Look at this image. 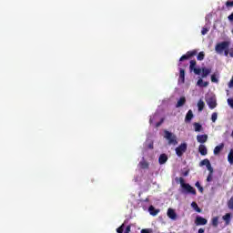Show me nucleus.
I'll use <instances>...</instances> for the list:
<instances>
[{
	"label": "nucleus",
	"mask_w": 233,
	"mask_h": 233,
	"mask_svg": "<svg viewBox=\"0 0 233 233\" xmlns=\"http://www.w3.org/2000/svg\"><path fill=\"white\" fill-rule=\"evenodd\" d=\"M129 232H130V226H127V227L126 228L125 233H129Z\"/></svg>",
	"instance_id": "49530a36"
},
{
	"label": "nucleus",
	"mask_w": 233,
	"mask_h": 233,
	"mask_svg": "<svg viewBox=\"0 0 233 233\" xmlns=\"http://www.w3.org/2000/svg\"><path fill=\"white\" fill-rule=\"evenodd\" d=\"M198 112H203V109L205 108V102L203 100H199L198 103Z\"/></svg>",
	"instance_id": "b1692460"
},
{
	"label": "nucleus",
	"mask_w": 233,
	"mask_h": 233,
	"mask_svg": "<svg viewBox=\"0 0 233 233\" xmlns=\"http://www.w3.org/2000/svg\"><path fill=\"white\" fill-rule=\"evenodd\" d=\"M194 74H196L197 76H199L202 72V69L201 68H197L195 67L193 70Z\"/></svg>",
	"instance_id": "2f4dec72"
},
{
	"label": "nucleus",
	"mask_w": 233,
	"mask_h": 233,
	"mask_svg": "<svg viewBox=\"0 0 233 233\" xmlns=\"http://www.w3.org/2000/svg\"><path fill=\"white\" fill-rule=\"evenodd\" d=\"M191 207L194 208V210H196V212H198V213L201 212V208H199V206H198V203L192 202Z\"/></svg>",
	"instance_id": "a878e982"
},
{
	"label": "nucleus",
	"mask_w": 233,
	"mask_h": 233,
	"mask_svg": "<svg viewBox=\"0 0 233 233\" xmlns=\"http://www.w3.org/2000/svg\"><path fill=\"white\" fill-rule=\"evenodd\" d=\"M228 103L229 106H230L231 108H233V99H232V98H228Z\"/></svg>",
	"instance_id": "a19ab883"
},
{
	"label": "nucleus",
	"mask_w": 233,
	"mask_h": 233,
	"mask_svg": "<svg viewBox=\"0 0 233 233\" xmlns=\"http://www.w3.org/2000/svg\"><path fill=\"white\" fill-rule=\"evenodd\" d=\"M225 148V144L221 143L220 145L217 146L215 148H214V151H213V154L215 156H218L219 155V153L221 152V150Z\"/></svg>",
	"instance_id": "f8f14e48"
},
{
	"label": "nucleus",
	"mask_w": 233,
	"mask_h": 233,
	"mask_svg": "<svg viewBox=\"0 0 233 233\" xmlns=\"http://www.w3.org/2000/svg\"><path fill=\"white\" fill-rule=\"evenodd\" d=\"M148 210L151 216H157V214H159V209H156L154 206H150Z\"/></svg>",
	"instance_id": "f3484780"
},
{
	"label": "nucleus",
	"mask_w": 233,
	"mask_h": 233,
	"mask_svg": "<svg viewBox=\"0 0 233 233\" xmlns=\"http://www.w3.org/2000/svg\"><path fill=\"white\" fill-rule=\"evenodd\" d=\"M211 121H212V123H216V121H218V113H216V112L212 113Z\"/></svg>",
	"instance_id": "c756f323"
},
{
	"label": "nucleus",
	"mask_w": 233,
	"mask_h": 233,
	"mask_svg": "<svg viewBox=\"0 0 233 233\" xmlns=\"http://www.w3.org/2000/svg\"><path fill=\"white\" fill-rule=\"evenodd\" d=\"M210 165V160H208V158H205L202 161H200L199 163V167H209Z\"/></svg>",
	"instance_id": "412c9836"
},
{
	"label": "nucleus",
	"mask_w": 233,
	"mask_h": 233,
	"mask_svg": "<svg viewBox=\"0 0 233 233\" xmlns=\"http://www.w3.org/2000/svg\"><path fill=\"white\" fill-rule=\"evenodd\" d=\"M208 140V135H198L197 136V141L198 143H207V141Z\"/></svg>",
	"instance_id": "6e6552de"
},
{
	"label": "nucleus",
	"mask_w": 233,
	"mask_h": 233,
	"mask_svg": "<svg viewBox=\"0 0 233 233\" xmlns=\"http://www.w3.org/2000/svg\"><path fill=\"white\" fill-rule=\"evenodd\" d=\"M228 208L230 210H233V196L230 198V199L228 201Z\"/></svg>",
	"instance_id": "c85d7f7f"
},
{
	"label": "nucleus",
	"mask_w": 233,
	"mask_h": 233,
	"mask_svg": "<svg viewBox=\"0 0 233 233\" xmlns=\"http://www.w3.org/2000/svg\"><path fill=\"white\" fill-rule=\"evenodd\" d=\"M149 123H150V125H152V123H154V120L152 118H150Z\"/></svg>",
	"instance_id": "8fccbe9b"
},
{
	"label": "nucleus",
	"mask_w": 233,
	"mask_h": 233,
	"mask_svg": "<svg viewBox=\"0 0 233 233\" xmlns=\"http://www.w3.org/2000/svg\"><path fill=\"white\" fill-rule=\"evenodd\" d=\"M222 219L226 222V225H230V213H227L222 217Z\"/></svg>",
	"instance_id": "5701e85b"
},
{
	"label": "nucleus",
	"mask_w": 233,
	"mask_h": 233,
	"mask_svg": "<svg viewBox=\"0 0 233 233\" xmlns=\"http://www.w3.org/2000/svg\"><path fill=\"white\" fill-rule=\"evenodd\" d=\"M212 177H214V174H208V177H207L208 183H210V181H212Z\"/></svg>",
	"instance_id": "f704fd0d"
},
{
	"label": "nucleus",
	"mask_w": 233,
	"mask_h": 233,
	"mask_svg": "<svg viewBox=\"0 0 233 233\" xmlns=\"http://www.w3.org/2000/svg\"><path fill=\"white\" fill-rule=\"evenodd\" d=\"M167 217L170 218V219H177V214H176V211L172 208H168L167 209Z\"/></svg>",
	"instance_id": "9d476101"
},
{
	"label": "nucleus",
	"mask_w": 233,
	"mask_h": 233,
	"mask_svg": "<svg viewBox=\"0 0 233 233\" xmlns=\"http://www.w3.org/2000/svg\"><path fill=\"white\" fill-rule=\"evenodd\" d=\"M230 46V42L223 41L216 45L215 51L217 54H223V51L227 50Z\"/></svg>",
	"instance_id": "f03ea898"
},
{
	"label": "nucleus",
	"mask_w": 233,
	"mask_h": 233,
	"mask_svg": "<svg viewBox=\"0 0 233 233\" xmlns=\"http://www.w3.org/2000/svg\"><path fill=\"white\" fill-rule=\"evenodd\" d=\"M228 161L229 165H233V149H230L228 155Z\"/></svg>",
	"instance_id": "393cba45"
},
{
	"label": "nucleus",
	"mask_w": 233,
	"mask_h": 233,
	"mask_svg": "<svg viewBox=\"0 0 233 233\" xmlns=\"http://www.w3.org/2000/svg\"><path fill=\"white\" fill-rule=\"evenodd\" d=\"M198 152L201 156H207L208 154V150L207 149V146L201 144L198 147Z\"/></svg>",
	"instance_id": "1a4fd4ad"
},
{
	"label": "nucleus",
	"mask_w": 233,
	"mask_h": 233,
	"mask_svg": "<svg viewBox=\"0 0 233 233\" xmlns=\"http://www.w3.org/2000/svg\"><path fill=\"white\" fill-rule=\"evenodd\" d=\"M187 143L180 144L177 147H176V154L178 157H181L185 152H187Z\"/></svg>",
	"instance_id": "20e7f679"
},
{
	"label": "nucleus",
	"mask_w": 233,
	"mask_h": 233,
	"mask_svg": "<svg viewBox=\"0 0 233 233\" xmlns=\"http://www.w3.org/2000/svg\"><path fill=\"white\" fill-rule=\"evenodd\" d=\"M226 6H227V8H230V6H233V1H227Z\"/></svg>",
	"instance_id": "c9c22d12"
},
{
	"label": "nucleus",
	"mask_w": 233,
	"mask_h": 233,
	"mask_svg": "<svg viewBox=\"0 0 233 233\" xmlns=\"http://www.w3.org/2000/svg\"><path fill=\"white\" fill-rule=\"evenodd\" d=\"M164 137L167 139L169 145H177V139L176 138V135L172 134L170 131H164Z\"/></svg>",
	"instance_id": "7ed1b4c3"
},
{
	"label": "nucleus",
	"mask_w": 233,
	"mask_h": 233,
	"mask_svg": "<svg viewBox=\"0 0 233 233\" xmlns=\"http://www.w3.org/2000/svg\"><path fill=\"white\" fill-rule=\"evenodd\" d=\"M179 183H180L183 194H192V196H196V194H198L194 187L190 186V184L185 183V178L179 177Z\"/></svg>",
	"instance_id": "f257e3e1"
},
{
	"label": "nucleus",
	"mask_w": 233,
	"mask_h": 233,
	"mask_svg": "<svg viewBox=\"0 0 233 233\" xmlns=\"http://www.w3.org/2000/svg\"><path fill=\"white\" fill-rule=\"evenodd\" d=\"M228 54H229V49L228 48V49H225L224 50V56H226V57H228Z\"/></svg>",
	"instance_id": "79ce46f5"
},
{
	"label": "nucleus",
	"mask_w": 233,
	"mask_h": 233,
	"mask_svg": "<svg viewBox=\"0 0 233 233\" xmlns=\"http://www.w3.org/2000/svg\"><path fill=\"white\" fill-rule=\"evenodd\" d=\"M141 233H152V229L151 228H145L141 230Z\"/></svg>",
	"instance_id": "4c0bfd02"
},
{
	"label": "nucleus",
	"mask_w": 233,
	"mask_h": 233,
	"mask_svg": "<svg viewBox=\"0 0 233 233\" xmlns=\"http://www.w3.org/2000/svg\"><path fill=\"white\" fill-rule=\"evenodd\" d=\"M211 223L215 228H218V225H219V217L213 218Z\"/></svg>",
	"instance_id": "aec40b11"
},
{
	"label": "nucleus",
	"mask_w": 233,
	"mask_h": 233,
	"mask_svg": "<svg viewBox=\"0 0 233 233\" xmlns=\"http://www.w3.org/2000/svg\"><path fill=\"white\" fill-rule=\"evenodd\" d=\"M178 82H181L182 84L185 83V69L183 68L179 69Z\"/></svg>",
	"instance_id": "dca6fc26"
},
{
	"label": "nucleus",
	"mask_w": 233,
	"mask_h": 233,
	"mask_svg": "<svg viewBox=\"0 0 233 233\" xmlns=\"http://www.w3.org/2000/svg\"><path fill=\"white\" fill-rule=\"evenodd\" d=\"M197 85L198 86H202L205 88V87L208 86V82H203V79L200 78L198 80Z\"/></svg>",
	"instance_id": "4be33fe9"
},
{
	"label": "nucleus",
	"mask_w": 233,
	"mask_h": 233,
	"mask_svg": "<svg viewBox=\"0 0 233 233\" xmlns=\"http://www.w3.org/2000/svg\"><path fill=\"white\" fill-rule=\"evenodd\" d=\"M195 187H197V188H198L199 192L201 194H203V187H201V184L199 183V181H197L196 184H195Z\"/></svg>",
	"instance_id": "7c9ffc66"
},
{
	"label": "nucleus",
	"mask_w": 233,
	"mask_h": 233,
	"mask_svg": "<svg viewBox=\"0 0 233 233\" xmlns=\"http://www.w3.org/2000/svg\"><path fill=\"white\" fill-rule=\"evenodd\" d=\"M229 57H233V47L229 49Z\"/></svg>",
	"instance_id": "c03bdc74"
},
{
	"label": "nucleus",
	"mask_w": 233,
	"mask_h": 233,
	"mask_svg": "<svg viewBox=\"0 0 233 233\" xmlns=\"http://www.w3.org/2000/svg\"><path fill=\"white\" fill-rule=\"evenodd\" d=\"M207 218H204L203 217L198 216L195 219V225H197V227H199L201 225H207Z\"/></svg>",
	"instance_id": "0eeeda50"
},
{
	"label": "nucleus",
	"mask_w": 233,
	"mask_h": 233,
	"mask_svg": "<svg viewBox=\"0 0 233 233\" xmlns=\"http://www.w3.org/2000/svg\"><path fill=\"white\" fill-rule=\"evenodd\" d=\"M228 87L233 88V76H232L231 80L228 83Z\"/></svg>",
	"instance_id": "37998d69"
},
{
	"label": "nucleus",
	"mask_w": 233,
	"mask_h": 233,
	"mask_svg": "<svg viewBox=\"0 0 233 233\" xmlns=\"http://www.w3.org/2000/svg\"><path fill=\"white\" fill-rule=\"evenodd\" d=\"M193 118H194V113L192 112L191 109H189L186 115L185 123H190V121H192Z\"/></svg>",
	"instance_id": "9b49d317"
},
{
	"label": "nucleus",
	"mask_w": 233,
	"mask_h": 233,
	"mask_svg": "<svg viewBox=\"0 0 233 233\" xmlns=\"http://www.w3.org/2000/svg\"><path fill=\"white\" fill-rule=\"evenodd\" d=\"M188 174H189V171L187 170V171H185V172L183 173V176H184L185 177H187V176H188Z\"/></svg>",
	"instance_id": "de8ad7c7"
},
{
	"label": "nucleus",
	"mask_w": 233,
	"mask_h": 233,
	"mask_svg": "<svg viewBox=\"0 0 233 233\" xmlns=\"http://www.w3.org/2000/svg\"><path fill=\"white\" fill-rule=\"evenodd\" d=\"M201 34L202 35H207V34H208V28L203 27L201 30Z\"/></svg>",
	"instance_id": "72a5a7b5"
},
{
	"label": "nucleus",
	"mask_w": 233,
	"mask_h": 233,
	"mask_svg": "<svg viewBox=\"0 0 233 233\" xmlns=\"http://www.w3.org/2000/svg\"><path fill=\"white\" fill-rule=\"evenodd\" d=\"M139 167L142 168V170H147L149 168L150 165L148 162H147V160H145V158H143V160L139 162Z\"/></svg>",
	"instance_id": "ddd939ff"
},
{
	"label": "nucleus",
	"mask_w": 233,
	"mask_h": 233,
	"mask_svg": "<svg viewBox=\"0 0 233 233\" xmlns=\"http://www.w3.org/2000/svg\"><path fill=\"white\" fill-rule=\"evenodd\" d=\"M207 104L208 105V107L211 110H214V108H216V106H218V102H216V98H214V97H209L207 100Z\"/></svg>",
	"instance_id": "423d86ee"
},
{
	"label": "nucleus",
	"mask_w": 233,
	"mask_h": 233,
	"mask_svg": "<svg viewBox=\"0 0 233 233\" xmlns=\"http://www.w3.org/2000/svg\"><path fill=\"white\" fill-rule=\"evenodd\" d=\"M198 61H203L205 59V52H199L198 56H197Z\"/></svg>",
	"instance_id": "bb28decb"
},
{
	"label": "nucleus",
	"mask_w": 233,
	"mask_h": 233,
	"mask_svg": "<svg viewBox=\"0 0 233 233\" xmlns=\"http://www.w3.org/2000/svg\"><path fill=\"white\" fill-rule=\"evenodd\" d=\"M194 56H198V50L194 49L192 51H187L186 55H183L179 61H187V59H190V57H194Z\"/></svg>",
	"instance_id": "39448f33"
},
{
	"label": "nucleus",
	"mask_w": 233,
	"mask_h": 233,
	"mask_svg": "<svg viewBox=\"0 0 233 233\" xmlns=\"http://www.w3.org/2000/svg\"><path fill=\"white\" fill-rule=\"evenodd\" d=\"M210 72H212L211 68L202 67V77H207Z\"/></svg>",
	"instance_id": "a211bd4d"
},
{
	"label": "nucleus",
	"mask_w": 233,
	"mask_h": 233,
	"mask_svg": "<svg viewBox=\"0 0 233 233\" xmlns=\"http://www.w3.org/2000/svg\"><path fill=\"white\" fill-rule=\"evenodd\" d=\"M125 227L124 224L121 225V227H119L118 228H116V232L117 233H123V228Z\"/></svg>",
	"instance_id": "e433bc0d"
},
{
	"label": "nucleus",
	"mask_w": 233,
	"mask_h": 233,
	"mask_svg": "<svg viewBox=\"0 0 233 233\" xmlns=\"http://www.w3.org/2000/svg\"><path fill=\"white\" fill-rule=\"evenodd\" d=\"M167 161H168V157L166 154H161L158 158V163L160 165H165Z\"/></svg>",
	"instance_id": "4468645a"
},
{
	"label": "nucleus",
	"mask_w": 233,
	"mask_h": 233,
	"mask_svg": "<svg viewBox=\"0 0 233 233\" xmlns=\"http://www.w3.org/2000/svg\"><path fill=\"white\" fill-rule=\"evenodd\" d=\"M198 233H205V229L204 228H199Z\"/></svg>",
	"instance_id": "09e8293b"
},
{
	"label": "nucleus",
	"mask_w": 233,
	"mask_h": 233,
	"mask_svg": "<svg viewBox=\"0 0 233 233\" xmlns=\"http://www.w3.org/2000/svg\"><path fill=\"white\" fill-rule=\"evenodd\" d=\"M163 121H165V119L161 118V120L156 124V128H159V126L163 125Z\"/></svg>",
	"instance_id": "ea45409f"
},
{
	"label": "nucleus",
	"mask_w": 233,
	"mask_h": 233,
	"mask_svg": "<svg viewBox=\"0 0 233 233\" xmlns=\"http://www.w3.org/2000/svg\"><path fill=\"white\" fill-rule=\"evenodd\" d=\"M186 103H187V98H185V96H181L177 101L176 107L179 108L180 106H183V105H185Z\"/></svg>",
	"instance_id": "2eb2a0df"
},
{
	"label": "nucleus",
	"mask_w": 233,
	"mask_h": 233,
	"mask_svg": "<svg viewBox=\"0 0 233 233\" xmlns=\"http://www.w3.org/2000/svg\"><path fill=\"white\" fill-rule=\"evenodd\" d=\"M194 128H195V132H201V130H203V126H201V124L195 122L193 124Z\"/></svg>",
	"instance_id": "6ab92c4d"
},
{
	"label": "nucleus",
	"mask_w": 233,
	"mask_h": 233,
	"mask_svg": "<svg viewBox=\"0 0 233 233\" xmlns=\"http://www.w3.org/2000/svg\"><path fill=\"white\" fill-rule=\"evenodd\" d=\"M196 65H197L196 60H191V61H190V65H189V70H190V72H192V70L196 68Z\"/></svg>",
	"instance_id": "cd10ccee"
},
{
	"label": "nucleus",
	"mask_w": 233,
	"mask_h": 233,
	"mask_svg": "<svg viewBox=\"0 0 233 233\" xmlns=\"http://www.w3.org/2000/svg\"><path fill=\"white\" fill-rule=\"evenodd\" d=\"M211 82L212 83H218V77H216L215 75L211 76Z\"/></svg>",
	"instance_id": "58836bf2"
},
{
	"label": "nucleus",
	"mask_w": 233,
	"mask_h": 233,
	"mask_svg": "<svg viewBox=\"0 0 233 233\" xmlns=\"http://www.w3.org/2000/svg\"><path fill=\"white\" fill-rule=\"evenodd\" d=\"M148 148H150L151 150L154 148V143L153 142L148 144Z\"/></svg>",
	"instance_id": "a18cd8bd"
},
{
	"label": "nucleus",
	"mask_w": 233,
	"mask_h": 233,
	"mask_svg": "<svg viewBox=\"0 0 233 233\" xmlns=\"http://www.w3.org/2000/svg\"><path fill=\"white\" fill-rule=\"evenodd\" d=\"M207 169L208 170V174H214V167H212V164L207 167Z\"/></svg>",
	"instance_id": "473e14b6"
}]
</instances>
